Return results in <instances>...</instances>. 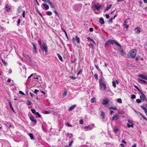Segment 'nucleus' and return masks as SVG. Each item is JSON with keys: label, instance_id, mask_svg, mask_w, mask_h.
Instances as JSON below:
<instances>
[{"label": "nucleus", "instance_id": "c85d7f7f", "mask_svg": "<svg viewBox=\"0 0 147 147\" xmlns=\"http://www.w3.org/2000/svg\"><path fill=\"white\" fill-rule=\"evenodd\" d=\"M112 5H108L106 8L105 11H108L111 7Z\"/></svg>", "mask_w": 147, "mask_h": 147}, {"label": "nucleus", "instance_id": "7ed1b4c3", "mask_svg": "<svg viewBox=\"0 0 147 147\" xmlns=\"http://www.w3.org/2000/svg\"><path fill=\"white\" fill-rule=\"evenodd\" d=\"M42 51H45V53H46L47 52V46L45 42H43L42 45L40 47Z\"/></svg>", "mask_w": 147, "mask_h": 147}, {"label": "nucleus", "instance_id": "37998d69", "mask_svg": "<svg viewBox=\"0 0 147 147\" xmlns=\"http://www.w3.org/2000/svg\"><path fill=\"white\" fill-rule=\"evenodd\" d=\"M115 43L118 46L120 47V48L121 47V45L117 42H115Z\"/></svg>", "mask_w": 147, "mask_h": 147}, {"label": "nucleus", "instance_id": "f704fd0d", "mask_svg": "<svg viewBox=\"0 0 147 147\" xmlns=\"http://www.w3.org/2000/svg\"><path fill=\"white\" fill-rule=\"evenodd\" d=\"M62 30L63 31V32H64L65 33V35H66V37L67 38V39H68V35H67V32H66V31L63 28H62Z\"/></svg>", "mask_w": 147, "mask_h": 147}, {"label": "nucleus", "instance_id": "58836bf2", "mask_svg": "<svg viewBox=\"0 0 147 147\" xmlns=\"http://www.w3.org/2000/svg\"><path fill=\"white\" fill-rule=\"evenodd\" d=\"M141 108L144 110V112L147 111V109L145 107L142 106H141Z\"/></svg>", "mask_w": 147, "mask_h": 147}, {"label": "nucleus", "instance_id": "cd10ccee", "mask_svg": "<svg viewBox=\"0 0 147 147\" xmlns=\"http://www.w3.org/2000/svg\"><path fill=\"white\" fill-rule=\"evenodd\" d=\"M127 126L128 127H133L134 126V124H130L129 123H127Z\"/></svg>", "mask_w": 147, "mask_h": 147}, {"label": "nucleus", "instance_id": "a211bd4d", "mask_svg": "<svg viewBox=\"0 0 147 147\" xmlns=\"http://www.w3.org/2000/svg\"><path fill=\"white\" fill-rule=\"evenodd\" d=\"M99 22L102 24L105 23L104 20L102 18H100L99 19Z\"/></svg>", "mask_w": 147, "mask_h": 147}, {"label": "nucleus", "instance_id": "f03ea898", "mask_svg": "<svg viewBox=\"0 0 147 147\" xmlns=\"http://www.w3.org/2000/svg\"><path fill=\"white\" fill-rule=\"evenodd\" d=\"M136 53V50H132L130 51L128 55L129 57L134 58L135 56Z\"/></svg>", "mask_w": 147, "mask_h": 147}, {"label": "nucleus", "instance_id": "ea45409f", "mask_svg": "<svg viewBox=\"0 0 147 147\" xmlns=\"http://www.w3.org/2000/svg\"><path fill=\"white\" fill-rule=\"evenodd\" d=\"M114 88H115L116 86V82H115L113 81L112 82Z\"/></svg>", "mask_w": 147, "mask_h": 147}, {"label": "nucleus", "instance_id": "1a4fd4ad", "mask_svg": "<svg viewBox=\"0 0 147 147\" xmlns=\"http://www.w3.org/2000/svg\"><path fill=\"white\" fill-rule=\"evenodd\" d=\"M140 97L141 100L142 101H144L145 100H147L146 96L144 94L140 95Z\"/></svg>", "mask_w": 147, "mask_h": 147}, {"label": "nucleus", "instance_id": "5701e85b", "mask_svg": "<svg viewBox=\"0 0 147 147\" xmlns=\"http://www.w3.org/2000/svg\"><path fill=\"white\" fill-rule=\"evenodd\" d=\"M24 56L28 61L30 60V57L28 55H25Z\"/></svg>", "mask_w": 147, "mask_h": 147}, {"label": "nucleus", "instance_id": "bf43d9fd", "mask_svg": "<svg viewBox=\"0 0 147 147\" xmlns=\"http://www.w3.org/2000/svg\"><path fill=\"white\" fill-rule=\"evenodd\" d=\"M140 93V94L142 95V94H143V91H142V90H138Z\"/></svg>", "mask_w": 147, "mask_h": 147}, {"label": "nucleus", "instance_id": "603ef678", "mask_svg": "<svg viewBox=\"0 0 147 147\" xmlns=\"http://www.w3.org/2000/svg\"><path fill=\"white\" fill-rule=\"evenodd\" d=\"M94 76L95 78L96 79V80H97L98 79V75L96 74H95L94 75Z\"/></svg>", "mask_w": 147, "mask_h": 147}, {"label": "nucleus", "instance_id": "3c124183", "mask_svg": "<svg viewBox=\"0 0 147 147\" xmlns=\"http://www.w3.org/2000/svg\"><path fill=\"white\" fill-rule=\"evenodd\" d=\"M35 114L37 115L39 117H40L41 116V115L39 114V113L38 112H36L35 113Z\"/></svg>", "mask_w": 147, "mask_h": 147}, {"label": "nucleus", "instance_id": "052dcab7", "mask_svg": "<svg viewBox=\"0 0 147 147\" xmlns=\"http://www.w3.org/2000/svg\"><path fill=\"white\" fill-rule=\"evenodd\" d=\"M82 69H81L80 71H79L77 74V75L78 76V74L81 73L82 72Z\"/></svg>", "mask_w": 147, "mask_h": 147}, {"label": "nucleus", "instance_id": "4468645a", "mask_svg": "<svg viewBox=\"0 0 147 147\" xmlns=\"http://www.w3.org/2000/svg\"><path fill=\"white\" fill-rule=\"evenodd\" d=\"M138 77L144 79L146 80L147 76L144 74H141L138 76Z\"/></svg>", "mask_w": 147, "mask_h": 147}, {"label": "nucleus", "instance_id": "4d7b16f0", "mask_svg": "<svg viewBox=\"0 0 147 147\" xmlns=\"http://www.w3.org/2000/svg\"><path fill=\"white\" fill-rule=\"evenodd\" d=\"M22 16L24 18L25 17V12L24 10H23L22 12Z\"/></svg>", "mask_w": 147, "mask_h": 147}, {"label": "nucleus", "instance_id": "a18cd8bd", "mask_svg": "<svg viewBox=\"0 0 147 147\" xmlns=\"http://www.w3.org/2000/svg\"><path fill=\"white\" fill-rule=\"evenodd\" d=\"M123 26L124 27V28H127L129 27L128 26V25H127V24H123Z\"/></svg>", "mask_w": 147, "mask_h": 147}, {"label": "nucleus", "instance_id": "680f3d73", "mask_svg": "<svg viewBox=\"0 0 147 147\" xmlns=\"http://www.w3.org/2000/svg\"><path fill=\"white\" fill-rule=\"evenodd\" d=\"M19 93L20 94H21L22 95H25V94L22 91H20L19 92Z\"/></svg>", "mask_w": 147, "mask_h": 147}, {"label": "nucleus", "instance_id": "c756f323", "mask_svg": "<svg viewBox=\"0 0 147 147\" xmlns=\"http://www.w3.org/2000/svg\"><path fill=\"white\" fill-rule=\"evenodd\" d=\"M57 55L60 60L61 61H62V58L61 56L58 53L57 54Z\"/></svg>", "mask_w": 147, "mask_h": 147}, {"label": "nucleus", "instance_id": "ddd939ff", "mask_svg": "<svg viewBox=\"0 0 147 147\" xmlns=\"http://www.w3.org/2000/svg\"><path fill=\"white\" fill-rule=\"evenodd\" d=\"M48 3L49 4L50 6V7L52 8H55V6L53 3L50 0L48 2Z\"/></svg>", "mask_w": 147, "mask_h": 147}, {"label": "nucleus", "instance_id": "c03bdc74", "mask_svg": "<svg viewBox=\"0 0 147 147\" xmlns=\"http://www.w3.org/2000/svg\"><path fill=\"white\" fill-rule=\"evenodd\" d=\"M31 111L32 113H33L34 114L36 112V111L35 109H31Z\"/></svg>", "mask_w": 147, "mask_h": 147}, {"label": "nucleus", "instance_id": "9d476101", "mask_svg": "<svg viewBox=\"0 0 147 147\" xmlns=\"http://www.w3.org/2000/svg\"><path fill=\"white\" fill-rule=\"evenodd\" d=\"M138 81L142 84H147V82L146 81L144 80H143L142 79H138Z\"/></svg>", "mask_w": 147, "mask_h": 147}, {"label": "nucleus", "instance_id": "de8ad7c7", "mask_svg": "<svg viewBox=\"0 0 147 147\" xmlns=\"http://www.w3.org/2000/svg\"><path fill=\"white\" fill-rule=\"evenodd\" d=\"M128 122L129 123H130L131 124H133V121L132 120H130V119H129L128 120Z\"/></svg>", "mask_w": 147, "mask_h": 147}, {"label": "nucleus", "instance_id": "423d86ee", "mask_svg": "<svg viewBox=\"0 0 147 147\" xmlns=\"http://www.w3.org/2000/svg\"><path fill=\"white\" fill-rule=\"evenodd\" d=\"M119 113H118L113 115L112 118V120L113 121L114 120H116L118 119L119 118Z\"/></svg>", "mask_w": 147, "mask_h": 147}, {"label": "nucleus", "instance_id": "39448f33", "mask_svg": "<svg viewBox=\"0 0 147 147\" xmlns=\"http://www.w3.org/2000/svg\"><path fill=\"white\" fill-rule=\"evenodd\" d=\"M115 41L114 40H109L106 42L105 44V47H106L110 44L113 45L115 43Z\"/></svg>", "mask_w": 147, "mask_h": 147}, {"label": "nucleus", "instance_id": "09e8293b", "mask_svg": "<svg viewBox=\"0 0 147 147\" xmlns=\"http://www.w3.org/2000/svg\"><path fill=\"white\" fill-rule=\"evenodd\" d=\"M38 42L40 45L41 46L42 45L41 44V40L40 39H39L38 40Z\"/></svg>", "mask_w": 147, "mask_h": 147}, {"label": "nucleus", "instance_id": "2eb2a0df", "mask_svg": "<svg viewBox=\"0 0 147 147\" xmlns=\"http://www.w3.org/2000/svg\"><path fill=\"white\" fill-rule=\"evenodd\" d=\"M30 119L32 121L34 122L35 123H36V120L35 119L34 117L32 115L30 117Z\"/></svg>", "mask_w": 147, "mask_h": 147}, {"label": "nucleus", "instance_id": "f257e3e1", "mask_svg": "<svg viewBox=\"0 0 147 147\" xmlns=\"http://www.w3.org/2000/svg\"><path fill=\"white\" fill-rule=\"evenodd\" d=\"M99 83L100 90L102 91H104L106 88V82L104 79L102 78H100L99 80Z\"/></svg>", "mask_w": 147, "mask_h": 147}, {"label": "nucleus", "instance_id": "9b49d317", "mask_svg": "<svg viewBox=\"0 0 147 147\" xmlns=\"http://www.w3.org/2000/svg\"><path fill=\"white\" fill-rule=\"evenodd\" d=\"M32 44L33 47V49H34V52L35 53H37V48L36 47V46L35 44L34 43L32 42Z\"/></svg>", "mask_w": 147, "mask_h": 147}, {"label": "nucleus", "instance_id": "774afa93", "mask_svg": "<svg viewBox=\"0 0 147 147\" xmlns=\"http://www.w3.org/2000/svg\"><path fill=\"white\" fill-rule=\"evenodd\" d=\"M67 125L69 127H72V125H71L69 123H67Z\"/></svg>", "mask_w": 147, "mask_h": 147}, {"label": "nucleus", "instance_id": "0eeeda50", "mask_svg": "<svg viewBox=\"0 0 147 147\" xmlns=\"http://www.w3.org/2000/svg\"><path fill=\"white\" fill-rule=\"evenodd\" d=\"M94 126V125L93 124H90L88 126H85L84 128L86 129H89L90 130L92 129Z\"/></svg>", "mask_w": 147, "mask_h": 147}, {"label": "nucleus", "instance_id": "4be33fe9", "mask_svg": "<svg viewBox=\"0 0 147 147\" xmlns=\"http://www.w3.org/2000/svg\"><path fill=\"white\" fill-rule=\"evenodd\" d=\"M22 7H19L18 9V12L19 13H21V12H23V10L22 9Z\"/></svg>", "mask_w": 147, "mask_h": 147}, {"label": "nucleus", "instance_id": "a19ab883", "mask_svg": "<svg viewBox=\"0 0 147 147\" xmlns=\"http://www.w3.org/2000/svg\"><path fill=\"white\" fill-rule=\"evenodd\" d=\"M113 18H110L108 21V23H112V20H113Z\"/></svg>", "mask_w": 147, "mask_h": 147}, {"label": "nucleus", "instance_id": "13d9d810", "mask_svg": "<svg viewBox=\"0 0 147 147\" xmlns=\"http://www.w3.org/2000/svg\"><path fill=\"white\" fill-rule=\"evenodd\" d=\"M136 95H134V94H133L131 96V98L132 99H134L136 98Z\"/></svg>", "mask_w": 147, "mask_h": 147}, {"label": "nucleus", "instance_id": "72a5a7b5", "mask_svg": "<svg viewBox=\"0 0 147 147\" xmlns=\"http://www.w3.org/2000/svg\"><path fill=\"white\" fill-rule=\"evenodd\" d=\"M52 12L50 11H47L46 12V14L48 16H51L52 15Z\"/></svg>", "mask_w": 147, "mask_h": 147}, {"label": "nucleus", "instance_id": "f8f14e48", "mask_svg": "<svg viewBox=\"0 0 147 147\" xmlns=\"http://www.w3.org/2000/svg\"><path fill=\"white\" fill-rule=\"evenodd\" d=\"M119 52L120 54L122 55H125L126 54L124 51L121 48L119 49Z\"/></svg>", "mask_w": 147, "mask_h": 147}, {"label": "nucleus", "instance_id": "6ab92c4d", "mask_svg": "<svg viewBox=\"0 0 147 147\" xmlns=\"http://www.w3.org/2000/svg\"><path fill=\"white\" fill-rule=\"evenodd\" d=\"M8 103L9 104V106L10 108L12 109V110L13 111H14V109L13 107L12 106L11 102V101L10 100H9L8 101Z\"/></svg>", "mask_w": 147, "mask_h": 147}, {"label": "nucleus", "instance_id": "5fc2aeb1", "mask_svg": "<svg viewBox=\"0 0 147 147\" xmlns=\"http://www.w3.org/2000/svg\"><path fill=\"white\" fill-rule=\"evenodd\" d=\"M129 18H128V19H127L126 20H125L124 22V23L123 24H127V23H128V22L127 21V20H129Z\"/></svg>", "mask_w": 147, "mask_h": 147}, {"label": "nucleus", "instance_id": "864d4df0", "mask_svg": "<svg viewBox=\"0 0 147 147\" xmlns=\"http://www.w3.org/2000/svg\"><path fill=\"white\" fill-rule=\"evenodd\" d=\"M39 90L37 89H35L34 92L36 94H37V93L39 92Z\"/></svg>", "mask_w": 147, "mask_h": 147}, {"label": "nucleus", "instance_id": "473e14b6", "mask_svg": "<svg viewBox=\"0 0 147 147\" xmlns=\"http://www.w3.org/2000/svg\"><path fill=\"white\" fill-rule=\"evenodd\" d=\"M96 102V98L94 97H93L91 100V102L92 103L94 102Z\"/></svg>", "mask_w": 147, "mask_h": 147}, {"label": "nucleus", "instance_id": "79ce46f5", "mask_svg": "<svg viewBox=\"0 0 147 147\" xmlns=\"http://www.w3.org/2000/svg\"><path fill=\"white\" fill-rule=\"evenodd\" d=\"M136 101L138 103H140L142 101L141 100V99H138L136 100Z\"/></svg>", "mask_w": 147, "mask_h": 147}, {"label": "nucleus", "instance_id": "69168bd1", "mask_svg": "<svg viewBox=\"0 0 147 147\" xmlns=\"http://www.w3.org/2000/svg\"><path fill=\"white\" fill-rule=\"evenodd\" d=\"M43 2L48 3L49 0H42Z\"/></svg>", "mask_w": 147, "mask_h": 147}, {"label": "nucleus", "instance_id": "dca6fc26", "mask_svg": "<svg viewBox=\"0 0 147 147\" xmlns=\"http://www.w3.org/2000/svg\"><path fill=\"white\" fill-rule=\"evenodd\" d=\"M134 30L137 33H139L140 32V30L139 27H137L134 29Z\"/></svg>", "mask_w": 147, "mask_h": 147}, {"label": "nucleus", "instance_id": "412c9836", "mask_svg": "<svg viewBox=\"0 0 147 147\" xmlns=\"http://www.w3.org/2000/svg\"><path fill=\"white\" fill-rule=\"evenodd\" d=\"M76 40L78 43H80V39L79 37L78 36H76Z\"/></svg>", "mask_w": 147, "mask_h": 147}, {"label": "nucleus", "instance_id": "6e6552de", "mask_svg": "<svg viewBox=\"0 0 147 147\" xmlns=\"http://www.w3.org/2000/svg\"><path fill=\"white\" fill-rule=\"evenodd\" d=\"M94 6L96 8V9L98 11L101 6L99 3H97L94 4Z\"/></svg>", "mask_w": 147, "mask_h": 147}, {"label": "nucleus", "instance_id": "338daca9", "mask_svg": "<svg viewBox=\"0 0 147 147\" xmlns=\"http://www.w3.org/2000/svg\"><path fill=\"white\" fill-rule=\"evenodd\" d=\"M84 123L83 121L82 120H80V123L81 124H83Z\"/></svg>", "mask_w": 147, "mask_h": 147}, {"label": "nucleus", "instance_id": "aec40b11", "mask_svg": "<svg viewBox=\"0 0 147 147\" xmlns=\"http://www.w3.org/2000/svg\"><path fill=\"white\" fill-rule=\"evenodd\" d=\"M87 39L88 40H89V41H91V42H92L94 44H95V42H94V40H93V39H92V38L89 37H88L87 38Z\"/></svg>", "mask_w": 147, "mask_h": 147}, {"label": "nucleus", "instance_id": "4c0bfd02", "mask_svg": "<svg viewBox=\"0 0 147 147\" xmlns=\"http://www.w3.org/2000/svg\"><path fill=\"white\" fill-rule=\"evenodd\" d=\"M1 60H2V62L5 65H7V63L3 59H1Z\"/></svg>", "mask_w": 147, "mask_h": 147}, {"label": "nucleus", "instance_id": "2f4dec72", "mask_svg": "<svg viewBox=\"0 0 147 147\" xmlns=\"http://www.w3.org/2000/svg\"><path fill=\"white\" fill-rule=\"evenodd\" d=\"M94 66H95V67H96V68L98 70V71H100V72L101 71L100 69L99 68V67H98V65H97L95 64L94 65Z\"/></svg>", "mask_w": 147, "mask_h": 147}, {"label": "nucleus", "instance_id": "6e6d98bb", "mask_svg": "<svg viewBox=\"0 0 147 147\" xmlns=\"http://www.w3.org/2000/svg\"><path fill=\"white\" fill-rule=\"evenodd\" d=\"M26 104L28 105L29 106L30 105H31V103L30 102L28 101L27 102Z\"/></svg>", "mask_w": 147, "mask_h": 147}, {"label": "nucleus", "instance_id": "393cba45", "mask_svg": "<svg viewBox=\"0 0 147 147\" xmlns=\"http://www.w3.org/2000/svg\"><path fill=\"white\" fill-rule=\"evenodd\" d=\"M28 135L29 136H30V138L31 140L34 139V138L33 134H32L29 133L28 134Z\"/></svg>", "mask_w": 147, "mask_h": 147}, {"label": "nucleus", "instance_id": "20e7f679", "mask_svg": "<svg viewBox=\"0 0 147 147\" xmlns=\"http://www.w3.org/2000/svg\"><path fill=\"white\" fill-rule=\"evenodd\" d=\"M109 100L108 99H105L103 100L102 101V103L105 106L109 108L110 107V105H109Z\"/></svg>", "mask_w": 147, "mask_h": 147}, {"label": "nucleus", "instance_id": "bb28decb", "mask_svg": "<svg viewBox=\"0 0 147 147\" xmlns=\"http://www.w3.org/2000/svg\"><path fill=\"white\" fill-rule=\"evenodd\" d=\"M101 117H102V119H104L105 117V115L103 111H102L101 112Z\"/></svg>", "mask_w": 147, "mask_h": 147}, {"label": "nucleus", "instance_id": "c9c22d12", "mask_svg": "<svg viewBox=\"0 0 147 147\" xmlns=\"http://www.w3.org/2000/svg\"><path fill=\"white\" fill-rule=\"evenodd\" d=\"M117 102L119 103H121L122 102V100L121 98H118L117 100Z\"/></svg>", "mask_w": 147, "mask_h": 147}, {"label": "nucleus", "instance_id": "7c9ffc66", "mask_svg": "<svg viewBox=\"0 0 147 147\" xmlns=\"http://www.w3.org/2000/svg\"><path fill=\"white\" fill-rule=\"evenodd\" d=\"M109 109H113L114 110H117V108L116 107H112L111 106V107H109Z\"/></svg>", "mask_w": 147, "mask_h": 147}, {"label": "nucleus", "instance_id": "e2e57ef3", "mask_svg": "<svg viewBox=\"0 0 147 147\" xmlns=\"http://www.w3.org/2000/svg\"><path fill=\"white\" fill-rule=\"evenodd\" d=\"M54 13L57 15L58 17H59V15L58 12L56 11H54Z\"/></svg>", "mask_w": 147, "mask_h": 147}, {"label": "nucleus", "instance_id": "b1692460", "mask_svg": "<svg viewBox=\"0 0 147 147\" xmlns=\"http://www.w3.org/2000/svg\"><path fill=\"white\" fill-rule=\"evenodd\" d=\"M43 6L46 9H48L49 8V6L46 4H44Z\"/></svg>", "mask_w": 147, "mask_h": 147}, {"label": "nucleus", "instance_id": "49530a36", "mask_svg": "<svg viewBox=\"0 0 147 147\" xmlns=\"http://www.w3.org/2000/svg\"><path fill=\"white\" fill-rule=\"evenodd\" d=\"M67 92L66 91L64 92V93L63 94V97H65L67 95Z\"/></svg>", "mask_w": 147, "mask_h": 147}, {"label": "nucleus", "instance_id": "e433bc0d", "mask_svg": "<svg viewBox=\"0 0 147 147\" xmlns=\"http://www.w3.org/2000/svg\"><path fill=\"white\" fill-rule=\"evenodd\" d=\"M5 7L6 9V10L8 11H9L10 10V8L9 7V6H8V5H7L5 6Z\"/></svg>", "mask_w": 147, "mask_h": 147}, {"label": "nucleus", "instance_id": "a878e982", "mask_svg": "<svg viewBox=\"0 0 147 147\" xmlns=\"http://www.w3.org/2000/svg\"><path fill=\"white\" fill-rule=\"evenodd\" d=\"M119 129L118 128L115 127L114 129V131L115 133H117L118 132Z\"/></svg>", "mask_w": 147, "mask_h": 147}, {"label": "nucleus", "instance_id": "f3484780", "mask_svg": "<svg viewBox=\"0 0 147 147\" xmlns=\"http://www.w3.org/2000/svg\"><path fill=\"white\" fill-rule=\"evenodd\" d=\"M76 105H73L71 106L68 109L69 111H71L73 110L76 107Z\"/></svg>", "mask_w": 147, "mask_h": 147}, {"label": "nucleus", "instance_id": "0e129e2a", "mask_svg": "<svg viewBox=\"0 0 147 147\" xmlns=\"http://www.w3.org/2000/svg\"><path fill=\"white\" fill-rule=\"evenodd\" d=\"M105 16L106 17V18H107V19H109V17H110V16H109V14H106L105 15Z\"/></svg>", "mask_w": 147, "mask_h": 147}, {"label": "nucleus", "instance_id": "8fccbe9b", "mask_svg": "<svg viewBox=\"0 0 147 147\" xmlns=\"http://www.w3.org/2000/svg\"><path fill=\"white\" fill-rule=\"evenodd\" d=\"M74 142V141H71L70 142L69 146L71 147L72 146V144Z\"/></svg>", "mask_w": 147, "mask_h": 147}]
</instances>
